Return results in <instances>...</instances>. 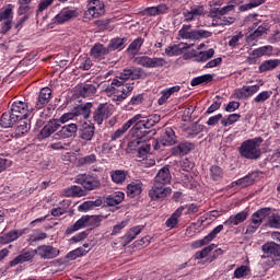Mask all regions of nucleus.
Segmentation results:
<instances>
[{"label": "nucleus", "instance_id": "f257e3e1", "mask_svg": "<svg viewBox=\"0 0 280 280\" xmlns=\"http://www.w3.org/2000/svg\"><path fill=\"white\" fill-rule=\"evenodd\" d=\"M159 121H161V117L158 115L143 117L141 114H137L115 132V139H119V137L126 133L128 129L135 125L131 128L133 139L129 144V148L135 150V148H139L141 143H145V141L150 140V137H148L152 132L150 128H154Z\"/></svg>", "mask_w": 280, "mask_h": 280}, {"label": "nucleus", "instance_id": "f03ea898", "mask_svg": "<svg viewBox=\"0 0 280 280\" xmlns=\"http://www.w3.org/2000/svg\"><path fill=\"white\" fill-rule=\"evenodd\" d=\"M142 71L143 70L141 68L135 67L124 69L122 72H120L119 75H117L118 79H114L112 81V84L106 89V92L119 93V90L117 89L124 86V84H126V80H141Z\"/></svg>", "mask_w": 280, "mask_h": 280}, {"label": "nucleus", "instance_id": "7ed1b4c3", "mask_svg": "<svg viewBox=\"0 0 280 280\" xmlns=\"http://www.w3.org/2000/svg\"><path fill=\"white\" fill-rule=\"evenodd\" d=\"M102 223L101 215H83L73 225L66 230V235H71V233H75V231H80V229H86V226H91L95 229L100 226Z\"/></svg>", "mask_w": 280, "mask_h": 280}, {"label": "nucleus", "instance_id": "20e7f679", "mask_svg": "<svg viewBox=\"0 0 280 280\" xmlns=\"http://www.w3.org/2000/svg\"><path fill=\"white\" fill-rule=\"evenodd\" d=\"M240 154L243 159H249L250 161H256L261 156V149H259V143L257 139L246 140L240 147Z\"/></svg>", "mask_w": 280, "mask_h": 280}, {"label": "nucleus", "instance_id": "39448f33", "mask_svg": "<svg viewBox=\"0 0 280 280\" xmlns=\"http://www.w3.org/2000/svg\"><path fill=\"white\" fill-rule=\"evenodd\" d=\"M191 30V24L183 25L182 30L178 32V36L186 40H201V38H210L213 33L206 30Z\"/></svg>", "mask_w": 280, "mask_h": 280}, {"label": "nucleus", "instance_id": "423d86ee", "mask_svg": "<svg viewBox=\"0 0 280 280\" xmlns=\"http://www.w3.org/2000/svg\"><path fill=\"white\" fill-rule=\"evenodd\" d=\"M135 62L137 65H140V67H145L147 69H159L167 65V61L163 58H159V57L151 58L148 56L137 57L135 59Z\"/></svg>", "mask_w": 280, "mask_h": 280}, {"label": "nucleus", "instance_id": "0eeeda50", "mask_svg": "<svg viewBox=\"0 0 280 280\" xmlns=\"http://www.w3.org/2000/svg\"><path fill=\"white\" fill-rule=\"evenodd\" d=\"M75 183L82 185L88 191H93V189H100L102 187V182L97 177L88 174L78 175Z\"/></svg>", "mask_w": 280, "mask_h": 280}, {"label": "nucleus", "instance_id": "6e6552de", "mask_svg": "<svg viewBox=\"0 0 280 280\" xmlns=\"http://www.w3.org/2000/svg\"><path fill=\"white\" fill-rule=\"evenodd\" d=\"M172 194V188L163 186L162 184L153 183L152 188L149 190L151 200H163Z\"/></svg>", "mask_w": 280, "mask_h": 280}, {"label": "nucleus", "instance_id": "1a4fd4ad", "mask_svg": "<svg viewBox=\"0 0 280 280\" xmlns=\"http://www.w3.org/2000/svg\"><path fill=\"white\" fill-rule=\"evenodd\" d=\"M110 105L108 103L100 104L96 110L94 112L93 119L98 126L104 121V119H108L110 115Z\"/></svg>", "mask_w": 280, "mask_h": 280}, {"label": "nucleus", "instance_id": "9d476101", "mask_svg": "<svg viewBox=\"0 0 280 280\" xmlns=\"http://www.w3.org/2000/svg\"><path fill=\"white\" fill-rule=\"evenodd\" d=\"M36 255L42 257V259H54L58 257L60 250L56 249V247L51 245H40L37 247Z\"/></svg>", "mask_w": 280, "mask_h": 280}, {"label": "nucleus", "instance_id": "9b49d317", "mask_svg": "<svg viewBox=\"0 0 280 280\" xmlns=\"http://www.w3.org/2000/svg\"><path fill=\"white\" fill-rule=\"evenodd\" d=\"M78 132V125L75 124H69L65 125L59 131H57L52 139H69L73 137Z\"/></svg>", "mask_w": 280, "mask_h": 280}, {"label": "nucleus", "instance_id": "f8f14e48", "mask_svg": "<svg viewBox=\"0 0 280 280\" xmlns=\"http://www.w3.org/2000/svg\"><path fill=\"white\" fill-rule=\"evenodd\" d=\"M153 183L158 185H163L164 187H166V185H170V183H172V174L170 173V166L162 167L158 172Z\"/></svg>", "mask_w": 280, "mask_h": 280}, {"label": "nucleus", "instance_id": "ddd939ff", "mask_svg": "<svg viewBox=\"0 0 280 280\" xmlns=\"http://www.w3.org/2000/svg\"><path fill=\"white\" fill-rule=\"evenodd\" d=\"M246 220H248V212L241 211L236 214L230 215V218L226 221H224L223 224L224 226L233 228L242 224V222H246Z\"/></svg>", "mask_w": 280, "mask_h": 280}, {"label": "nucleus", "instance_id": "4468645a", "mask_svg": "<svg viewBox=\"0 0 280 280\" xmlns=\"http://www.w3.org/2000/svg\"><path fill=\"white\" fill-rule=\"evenodd\" d=\"M195 149L196 144L191 142H180L177 147L172 149V154L174 156H185V154H189V152Z\"/></svg>", "mask_w": 280, "mask_h": 280}, {"label": "nucleus", "instance_id": "2eb2a0df", "mask_svg": "<svg viewBox=\"0 0 280 280\" xmlns=\"http://www.w3.org/2000/svg\"><path fill=\"white\" fill-rule=\"evenodd\" d=\"M77 92L80 97H91L97 93V86L93 83H83L77 86Z\"/></svg>", "mask_w": 280, "mask_h": 280}, {"label": "nucleus", "instance_id": "dca6fc26", "mask_svg": "<svg viewBox=\"0 0 280 280\" xmlns=\"http://www.w3.org/2000/svg\"><path fill=\"white\" fill-rule=\"evenodd\" d=\"M49 100H51V89L43 88L39 92L35 108H37V110H40V108H45L46 104H49Z\"/></svg>", "mask_w": 280, "mask_h": 280}, {"label": "nucleus", "instance_id": "f3484780", "mask_svg": "<svg viewBox=\"0 0 280 280\" xmlns=\"http://www.w3.org/2000/svg\"><path fill=\"white\" fill-rule=\"evenodd\" d=\"M60 128L58 120H50L46 126H44L39 132V139H47Z\"/></svg>", "mask_w": 280, "mask_h": 280}, {"label": "nucleus", "instance_id": "a211bd4d", "mask_svg": "<svg viewBox=\"0 0 280 280\" xmlns=\"http://www.w3.org/2000/svg\"><path fill=\"white\" fill-rule=\"evenodd\" d=\"M79 137L80 139H83V141H92L93 137H95V125L83 124L79 131Z\"/></svg>", "mask_w": 280, "mask_h": 280}, {"label": "nucleus", "instance_id": "6ab92c4d", "mask_svg": "<svg viewBox=\"0 0 280 280\" xmlns=\"http://www.w3.org/2000/svg\"><path fill=\"white\" fill-rule=\"evenodd\" d=\"M36 257V249L31 252H24L9 262L11 267L19 266V264H25V261H32Z\"/></svg>", "mask_w": 280, "mask_h": 280}, {"label": "nucleus", "instance_id": "aec40b11", "mask_svg": "<svg viewBox=\"0 0 280 280\" xmlns=\"http://www.w3.org/2000/svg\"><path fill=\"white\" fill-rule=\"evenodd\" d=\"M158 144L160 145H174L176 144V133L174 129L168 128L165 132L161 136Z\"/></svg>", "mask_w": 280, "mask_h": 280}, {"label": "nucleus", "instance_id": "412c9836", "mask_svg": "<svg viewBox=\"0 0 280 280\" xmlns=\"http://www.w3.org/2000/svg\"><path fill=\"white\" fill-rule=\"evenodd\" d=\"M185 22L189 23L191 21H196L199 16L205 15V7H195L191 8L189 11H185L184 13Z\"/></svg>", "mask_w": 280, "mask_h": 280}, {"label": "nucleus", "instance_id": "4be33fe9", "mask_svg": "<svg viewBox=\"0 0 280 280\" xmlns=\"http://www.w3.org/2000/svg\"><path fill=\"white\" fill-rule=\"evenodd\" d=\"M261 250L265 255L271 257H278L280 259V245L275 242H267L261 246Z\"/></svg>", "mask_w": 280, "mask_h": 280}, {"label": "nucleus", "instance_id": "5701e85b", "mask_svg": "<svg viewBox=\"0 0 280 280\" xmlns=\"http://www.w3.org/2000/svg\"><path fill=\"white\" fill-rule=\"evenodd\" d=\"M272 211L271 208H262L252 214V222L254 224H258L261 226L264 224V220L270 215V212Z\"/></svg>", "mask_w": 280, "mask_h": 280}, {"label": "nucleus", "instance_id": "b1692460", "mask_svg": "<svg viewBox=\"0 0 280 280\" xmlns=\"http://www.w3.org/2000/svg\"><path fill=\"white\" fill-rule=\"evenodd\" d=\"M91 108H93V103L81 104L78 107H74V116L83 117V119H89L91 117Z\"/></svg>", "mask_w": 280, "mask_h": 280}, {"label": "nucleus", "instance_id": "393cba45", "mask_svg": "<svg viewBox=\"0 0 280 280\" xmlns=\"http://www.w3.org/2000/svg\"><path fill=\"white\" fill-rule=\"evenodd\" d=\"M108 54H110V49H108V47L104 46L103 44H95L91 48L92 58L102 59L104 56H108Z\"/></svg>", "mask_w": 280, "mask_h": 280}, {"label": "nucleus", "instance_id": "a878e982", "mask_svg": "<svg viewBox=\"0 0 280 280\" xmlns=\"http://www.w3.org/2000/svg\"><path fill=\"white\" fill-rule=\"evenodd\" d=\"M78 16V12L73 10L62 11L56 15V23L62 24L67 23V21H71V19H75Z\"/></svg>", "mask_w": 280, "mask_h": 280}, {"label": "nucleus", "instance_id": "bb28decb", "mask_svg": "<svg viewBox=\"0 0 280 280\" xmlns=\"http://www.w3.org/2000/svg\"><path fill=\"white\" fill-rule=\"evenodd\" d=\"M23 235L22 232H19L18 230H12L2 236H0V244H10V242H15V240H19Z\"/></svg>", "mask_w": 280, "mask_h": 280}, {"label": "nucleus", "instance_id": "cd10ccee", "mask_svg": "<svg viewBox=\"0 0 280 280\" xmlns=\"http://www.w3.org/2000/svg\"><path fill=\"white\" fill-rule=\"evenodd\" d=\"M14 124H16V119L14 118L11 112H5L2 114L0 118V126L2 128H12Z\"/></svg>", "mask_w": 280, "mask_h": 280}, {"label": "nucleus", "instance_id": "c85d7f7f", "mask_svg": "<svg viewBox=\"0 0 280 280\" xmlns=\"http://www.w3.org/2000/svg\"><path fill=\"white\" fill-rule=\"evenodd\" d=\"M65 194L69 198H82V196H86V189H82L80 186H71L65 190Z\"/></svg>", "mask_w": 280, "mask_h": 280}, {"label": "nucleus", "instance_id": "c756f323", "mask_svg": "<svg viewBox=\"0 0 280 280\" xmlns=\"http://www.w3.org/2000/svg\"><path fill=\"white\" fill-rule=\"evenodd\" d=\"M124 192L118 191L106 197L105 202L106 205H108V207H116V205H121V202H124Z\"/></svg>", "mask_w": 280, "mask_h": 280}, {"label": "nucleus", "instance_id": "7c9ffc66", "mask_svg": "<svg viewBox=\"0 0 280 280\" xmlns=\"http://www.w3.org/2000/svg\"><path fill=\"white\" fill-rule=\"evenodd\" d=\"M127 176L128 171L116 170L110 172V178L116 185H121L125 183Z\"/></svg>", "mask_w": 280, "mask_h": 280}, {"label": "nucleus", "instance_id": "2f4dec72", "mask_svg": "<svg viewBox=\"0 0 280 280\" xmlns=\"http://www.w3.org/2000/svg\"><path fill=\"white\" fill-rule=\"evenodd\" d=\"M277 67H280V60L279 59H270V60L264 61L259 66V71H260V73H264L266 71H272V69H277Z\"/></svg>", "mask_w": 280, "mask_h": 280}, {"label": "nucleus", "instance_id": "473e14b6", "mask_svg": "<svg viewBox=\"0 0 280 280\" xmlns=\"http://www.w3.org/2000/svg\"><path fill=\"white\" fill-rule=\"evenodd\" d=\"M144 39L143 37L136 38L127 48V54H130V56H137L141 49V45H143Z\"/></svg>", "mask_w": 280, "mask_h": 280}, {"label": "nucleus", "instance_id": "72a5a7b5", "mask_svg": "<svg viewBox=\"0 0 280 280\" xmlns=\"http://www.w3.org/2000/svg\"><path fill=\"white\" fill-rule=\"evenodd\" d=\"M30 128H32L30 120H20L15 128V137H23V135L30 132Z\"/></svg>", "mask_w": 280, "mask_h": 280}, {"label": "nucleus", "instance_id": "f704fd0d", "mask_svg": "<svg viewBox=\"0 0 280 280\" xmlns=\"http://www.w3.org/2000/svg\"><path fill=\"white\" fill-rule=\"evenodd\" d=\"M235 10V1L228 2V5L221 8V9H214L211 14L213 16H224V14H229V12Z\"/></svg>", "mask_w": 280, "mask_h": 280}, {"label": "nucleus", "instance_id": "c9c22d12", "mask_svg": "<svg viewBox=\"0 0 280 280\" xmlns=\"http://www.w3.org/2000/svg\"><path fill=\"white\" fill-rule=\"evenodd\" d=\"M259 91V85H250V86H244L241 89L240 93H237V97H250V95H255Z\"/></svg>", "mask_w": 280, "mask_h": 280}, {"label": "nucleus", "instance_id": "e433bc0d", "mask_svg": "<svg viewBox=\"0 0 280 280\" xmlns=\"http://www.w3.org/2000/svg\"><path fill=\"white\" fill-rule=\"evenodd\" d=\"M141 194V183L132 182L127 186V196L135 198Z\"/></svg>", "mask_w": 280, "mask_h": 280}, {"label": "nucleus", "instance_id": "4c0bfd02", "mask_svg": "<svg viewBox=\"0 0 280 280\" xmlns=\"http://www.w3.org/2000/svg\"><path fill=\"white\" fill-rule=\"evenodd\" d=\"M209 82H213V75L203 74V75L194 78L190 82V85L198 86L200 84H209Z\"/></svg>", "mask_w": 280, "mask_h": 280}, {"label": "nucleus", "instance_id": "58836bf2", "mask_svg": "<svg viewBox=\"0 0 280 280\" xmlns=\"http://www.w3.org/2000/svg\"><path fill=\"white\" fill-rule=\"evenodd\" d=\"M257 178V174L252 173L246 175L243 178H240L238 180L235 182V185H240L241 187H248L255 183V179Z\"/></svg>", "mask_w": 280, "mask_h": 280}, {"label": "nucleus", "instance_id": "ea45409f", "mask_svg": "<svg viewBox=\"0 0 280 280\" xmlns=\"http://www.w3.org/2000/svg\"><path fill=\"white\" fill-rule=\"evenodd\" d=\"M102 199H96L95 201H84L79 206V211H91V209H95V207H102Z\"/></svg>", "mask_w": 280, "mask_h": 280}, {"label": "nucleus", "instance_id": "a19ab883", "mask_svg": "<svg viewBox=\"0 0 280 280\" xmlns=\"http://www.w3.org/2000/svg\"><path fill=\"white\" fill-rule=\"evenodd\" d=\"M168 8L165 4H160L158 7H151L145 9V12L149 16H156V14H165Z\"/></svg>", "mask_w": 280, "mask_h": 280}, {"label": "nucleus", "instance_id": "79ce46f5", "mask_svg": "<svg viewBox=\"0 0 280 280\" xmlns=\"http://www.w3.org/2000/svg\"><path fill=\"white\" fill-rule=\"evenodd\" d=\"M126 40H127L126 37L113 38L110 40L109 45L107 46V48L109 49V51H115L117 49H121V47H124V44L126 43Z\"/></svg>", "mask_w": 280, "mask_h": 280}, {"label": "nucleus", "instance_id": "37998d69", "mask_svg": "<svg viewBox=\"0 0 280 280\" xmlns=\"http://www.w3.org/2000/svg\"><path fill=\"white\" fill-rule=\"evenodd\" d=\"M132 91H135V86L132 85H126L125 88H122L120 90L121 94H116L114 100H116V102H124V100H126V97H128V95H130V93H132Z\"/></svg>", "mask_w": 280, "mask_h": 280}, {"label": "nucleus", "instance_id": "c03bdc74", "mask_svg": "<svg viewBox=\"0 0 280 280\" xmlns=\"http://www.w3.org/2000/svg\"><path fill=\"white\" fill-rule=\"evenodd\" d=\"M268 54H272V46H262L260 48L254 49L252 56L255 58H261V56H268Z\"/></svg>", "mask_w": 280, "mask_h": 280}, {"label": "nucleus", "instance_id": "a18cd8bd", "mask_svg": "<svg viewBox=\"0 0 280 280\" xmlns=\"http://www.w3.org/2000/svg\"><path fill=\"white\" fill-rule=\"evenodd\" d=\"M141 226L131 228L125 236V242H127V244H130V242H132V240H135L137 235L141 233Z\"/></svg>", "mask_w": 280, "mask_h": 280}, {"label": "nucleus", "instance_id": "49530a36", "mask_svg": "<svg viewBox=\"0 0 280 280\" xmlns=\"http://www.w3.org/2000/svg\"><path fill=\"white\" fill-rule=\"evenodd\" d=\"M242 115L240 114H231L228 118H222L221 124L226 128V126H233L236 121H240Z\"/></svg>", "mask_w": 280, "mask_h": 280}, {"label": "nucleus", "instance_id": "de8ad7c7", "mask_svg": "<svg viewBox=\"0 0 280 280\" xmlns=\"http://www.w3.org/2000/svg\"><path fill=\"white\" fill-rule=\"evenodd\" d=\"M261 3H266V0H249L247 4L241 5L240 10L241 12H246V10H253V8L261 5Z\"/></svg>", "mask_w": 280, "mask_h": 280}, {"label": "nucleus", "instance_id": "09e8293b", "mask_svg": "<svg viewBox=\"0 0 280 280\" xmlns=\"http://www.w3.org/2000/svg\"><path fill=\"white\" fill-rule=\"evenodd\" d=\"M214 54H215V50H213V48H210L209 50H206V51H200L197 58V62H207V60H210V58H213Z\"/></svg>", "mask_w": 280, "mask_h": 280}, {"label": "nucleus", "instance_id": "8fccbe9b", "mask_svg": "<svg viewBox=\"0 0 280 280\" xmlns=\"http://www.w3.org/2000/svg\"><path fill=\"white\" fill-rule=\"evenodd\" d=\"M267 226L270 229H280V215L278 213H273L268 218Z\"/></svg>", "mask_w": 280, "mask_h": 280}, {"label": "nucleus", "instance_id": "3c124183", "mask_svg": "<svg viewBox=\"0 0 280 280\" xmlns=\"http://www.w3.org/2000/svg\"><path fill=\"white\" fill-rule=\"evenodd\" d=\"M223 175H224V173L222 172L220 166H218V165L211 166L210 176L213 180H222Z\"/></svg>", "mask_w": 280, "mask_h": 280}, {"label": "nucleus", "instance_id": "603ef678", "mask_svg": "<svg viewBox=\"0 0 280 280\" xmlns=\"http://www.w3.org/2000/svg\"><path fill=\"white\" fill-rule=\"evenodd\" d=\"M213 248H215V244H210L200 252H197L195 255V259H205V257H208L209 253H211Z\"/></svg>", "mask_w": 280, "mask_h": 280}, {"label": "nucleus", "instance_id": "864d4df0", "mask_svg": "<svg viewBox=\"0 0 280 280\" xmlns=\"http://www.w3.org/2000/svg\"><path fill=\"white\" fill-rule=\"evenodd\" d=\"M12 4H9L7 9L0 10V21H12Z\"/></svg>", "mask_w": 280, "mask_h": 280}, {"label": "nucleus", "instance_id": "5fc2aeb1", "mask_svg": "<svg viewBox=\"0 0 280 280\" xmlns=\"http://www.w3.org/2000/svg\"><path fill=\"white\" fill-rule=\"evenodd\" d=\"M11 108L16 109L18 113H22L23 115L27 116L28 109H27V103L25 102H21V101L14 102Z\"/></svg>", "mask_w": 280, "mask_h": 280}, {"label": "nucleus", "instance_id": "6e6d98bb", "mask_svg": "<svg viewBox=\"0 0 280 280\" xmlns=\"http://www.w3.org/2000/svg\"><path fill=\"white\" fill-rule=\"evenodd\" d=\"M271 95H272V91H264L254 98V102H256V104H261L267 100H270Z\"/></svg>", "mask_w": 280, "mask_h": 280}, {"label": "nucleus", "instance_id": "4d7b16f0", "mask_svg": "<svg viewBox=\"0 0 280 280\" xmlns=\"http://www.w3.org/2000/svg\"><path fill=\"white\" fill-rule=\"evenodd\" d=\"M85 253H88L86 250H84V248L82 247H78L77 249L70 252L67 254V258L68 259H78V257H82V255H85Z\"/></svg>", "mask_w": 280, "mask_h": 280}, {"label": "nucleus", "instance_id": "13d9d810", "mask_svg": "<svg viewBox=\"0 0 280 280\" xmlns=\"http://www.w3.org/2000/svg\"><path fill=\"white\" fill-rule=\"evenodd\" d=\"M165 54L166 56H180V54H183V50H180V45L176 46H168L165 49Z\"/></svg>", "mask_w": 280, "mask_h": 280}, {"label": "nucleus", "instance_id": "bf43d9fd", "mask_svg": "<svg viewBox=\"0 0 280 280\" xmlns=\"http://www.w3.org/2000/svg\"><path fill=\"white\" fill-rule=\"evenodd\" d=\"M246 275H248V268L246 266H241L234 271L235 279H242V277H246Z\"/></svg>", "mask_w": 280, "mask_h": 280}, {"label": "nucleus", "instance_id": "052dcab7", "mask_svg": "<svg viewBox=\"0 0 280 280\" xmlns=\"http://www.w3.org/2000/svg\"><path fill=\"white\" fill-rule=\"evenodd\" d=\"M266 34V27L258 26V28L249 35V40H256V38H259Z\"/></svg>", "mask_w": 280, "mask_h": 280}, {"label": "nucleus", "instance_id": "680f3d73", "mask_svg": "<svg viewBox=\"0 0 280 280\" xmlns=\"http://www.w3.org/2000/svg\"><path fill=\"white\" fill-rule=\"evenodd\" d=\"M86 237H89V233H86V232H81V233H79V234L72 236V237L70 238V242H71L72 244H78V243H80V242H84V240H86Z\"/></svg>", "mask_w": 280, "mask_h": 280}, {"label": "nucleus", "instance_id": "e2e57ef3", "mask_svg": "<svg viewBox=\"0 0 280 280\" xmlns=\"http://www.w3.org/2000/svg\"><path fill=\"white\" fill-rule=\"evenodd\" d=\"M10 113L13 116V118L15 119V121H22V119H27V115L22 114L21 112H19V109L11 108Z\"/></svg>", "mask_w": 280, "mask_h": 280}, {"label": "nucleus", "instance_id": "0e129e2a", "mask_svg": "<svg viewBox=\"0 0 280 280\" xmlns=\"http://www.w3.org/2000/svg\"><path fill=\"white\" fill-rule=\"evenodd\" d=\"M43 240H47V233H45V232H37L36 235H31L28 242H40Z\"/></svg>", "mask_w": 280, "mask_h": 280}, {"label": "nucleus", "instance_id": "69168bd1", "mask_svg": "<svg viewBox=\"0 0 280 280\" xmlns=\"http://www.w3.org/2000/svg\"><path fill=\"white\" fill-rule=\"evenodd\" d=\"M210 242H213V238L211 237L210 234H208L206 237H203L202 240L200 241H197L195 243V246H197V248H200L202 246H207V244H209Z\"/></svg>", "mask_w": 280, "mask_h": 280}, {"label": "nucleus", "instance_id": "338daca9", "mask_svg": "<svg viewBox=\"0 0 280 280\" xmlns=\"http://www.w3.org/2000/svg\"><path fill=\"white\" fill-rule=\"evenodd\" d=\"M210 242H213V238L211 237L210 234H208L206 237H203L202 240L200 241H197L195 243V246H197V248H200L202 246H207V244H209Z\"/></svg>", "mask_w": 280, "mask_h": 280}, {"label": "nucleus", "instance_id": "774afa93", "mask_svg": "<svg viewBox=\"0 0 280 280\" xmlns=\"http://www.w3.org/2000/svg\"><path fill=\"white\" fill-rule=\"evenodd\" d=\"M12 165V161L8 160L5 158H0V174L1 172H5V170H8V167H10Z\"/></svg>", "mask_w": 280, "mask_h": 280}]
</instances>
